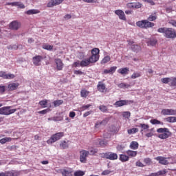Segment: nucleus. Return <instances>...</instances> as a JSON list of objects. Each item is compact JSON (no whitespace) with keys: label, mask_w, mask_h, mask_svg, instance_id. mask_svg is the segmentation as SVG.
Returning <instances> with one entry per match:
<instances>
[{"label":"nucleus","mask_w":176,"mask_h":176,"mask_svg":"<svg viewBox=\"0 0 176 176\" xmlns=\"http://www.w3.org/2000/svg\"><path fill=\"white\" fill-rule=\"evenodd\" d=\"M157 19V12H154L151 14L148 18L147 20L139 21L136 23V25L140 28H152L155 27V23L151 21H155Z\"/></svg>","instance_id":"obj_1"},{"label":"nucleus","mask_w":176,"mask_h":176,"mask_svg":"<svg viewBox=\"0 0 176 176\" xmlns=\"http://www.w3.org/2000/svg\"><path fill=\"white\" fill-rule=\"evenodd\" d=\"M157 32L163 34L164 36L167 39H175L176 38V31L172 28H160L157 30Z\"/></svg>","instance_id":"obj_2"},{"label":"nucleus","mask_w":176,"mask_h":176,"mask_svg":"<svg viewBox=\"0 0 176 176\" xmlns=\"http://www.w3.org/2000/svg\"><path fill=\"white\" fill-rule=\"evenodd\" d=\"M157 133H159L157 135L160 140H167L169 137H171L173 133L170 131L168 128H160L157 129Z\"/></svg>","instance_id":"obj_3"},{"label":"nucleus","mask_w":176,"mask_h":176,"mask_svg":"<svg viewBox=\"0 0 176 176\" xmlns=\"http://www.w3.org/2000/svg\"><path fill=\"white\" fill-rule=\"evenodd\" d=\"M64 135V132H58L51 136V138L47 141V144H54L56 141L61 140Z\"/></svg>","instance_id":"obj_4"},{"label":"nucleus","mask_w":176,"mask_h":176,"mask_svg":"<svg viewBox=\"0 0 176 176\" xmlns=\"http://www.w3.org/2000/svg\"><path fill=\"white\" fill-rule=\"evenodd\" d=\"M10 108H12V106H7L0 108V115L9 116L12 115V113H14V112L17 111V109H10Z\"/></svg>","instance_id":"obj_5"},{"label":"nucleus","mask_w":176,"mask_h":176,"mask_svg":"<svg viewBox=\"0 0 176 176\" xmlns=\"http://www.w3.org/2000/svg\"><path fill=\"white\" fill-rule=\"evenodd\" d=\"M90 155L89 151L86 150L80 151V163H86L87 162V156Z\"/></svg>","instance_id":"obj_6"},{"label":"nucleus","mask_w":176,"mask_h":176,"mask_svg":"<svg viewBox=\"0 0 176 176\" xmlns=\"http://www.w3.org/2000/svg\"><path fill=\"white\" fill-rule=\"evenodd\" d=\"M10 30L17 31L19 28H21V23L18 21H12L8 25Z\"/></svg>","instance_id":"obj_7"},{"label":"nucleus","mask_w":176,"mask_h":176,"mask_svg":"<svg viewBox=\"0 0 176 176\" xmlns=\"http://www.w3.org/2000/svg\"><path fill=\"white\" fill-rule=\"evenodd\" d=\"M127 42L128 45L131 46V49L133 52H135V53H138V52H141V46L134 44V41H131L130 40H128Z\"/></svg>","instance_id":"obj_8"},{"label":"nucleus","mask_w":176,"mask_h":176,"mask_svg":"<svg viewBox=\"0 0 176 176\" xmlns=\"http://www.w3.org/2000/svg\"><path fill=\"white\" fill-rule=\"evenodd\" d=\"M43 60V56L41 55H36L32 58L33 64L36 67H39Z\"/></svg>","instance_id":"obj_9"},{"label":"nucleus","mask_w":176,"mask_h":176,"mask_svg":"<svg viewBox=\"0 0 176 176\" xmlns=\"http://www.w3.org/2000/svg\"><path fill=\"white\" fill-rule=\"evenodd\" d=\"M162 115L167 116V115H173L176 116V110L173 109H164L161 111Z\"/></svg>","instance_id":"obj_10"},{"label":"nucleus","mask_w":176,"mask_h":176,"mask_svg":"<svg viewBox=\"0 0 176 176\" xmlns=\"http://www.w3.org/2000/svg\"><path fill=\"white\" fill-rule=\"evenodd\" d=\"M155 160H157L160 163V164H162L163 166H167L168 164V161L167 158L163 156H158L155 158Z\"/></svg>","instance_id":"obj_11"},{"label":"nucleus","mask_w":176,"mask_h":176,"mask_svg":"<svg viewBox=\"0 0 176 176\" xmlns=\"http://www.w3.org/2000/svg\"><path fill=\"white\" fill-rule=\"evenodd\" d=\"M63 2H64V0H51L48 2L47 6V8H53L54 6H57V5L63 3Z\"/></svg>","instance_id":"obj_12"},{"label":"nucleus","mask_w":176,"mask_h":176,"mask_svg":"<svg viewBox=\"0 0 176 176\" xmlns=\"http://www.w3.org/2000/svg\"><path fill=\"white\" fill-rule=\"evenodd\" d=\"M114 13L118 16L120 20H123L126 21V14H124V12L122 10H115Z\"/></svg>","instance_id":"obj_13"},{"label":"nucleus","mask_w":176,"mask_h":176,"mask_svg":"<svg viewBox=\"0 0 176 176\" xmlns=\"http://www.w3.org/2000/svg\"><path fill=\"white\" fill-rule=\"evenodd\" d=\"M129 100H118L115 102L114 105L116 108H119L120 107H124V105H129Z\"/></svg>","instance_id":"obj_14"},{"label":"nucleus","mask_w":176,"mask_h":176,"mask_svg":"<svg viewBox=\"0 0 176 176\" xmlns=\"http://www.w3.org/2000/svg\"><path fill=\"white\" fill-rule=\"evenodd\" d=\"M97 89L98 91H100V93H105V91H107V87L105 86V84L102 83L101 81L98 82Z\"/></svg>","instance_id":"obj_15"},{"label":"nucleus","mask_w":176,"mask_h":176,"mask_svg":"<svg viewBox=\"0 0 176 176\" xmlns=\"http://www.w3.org/2000/svg\"><path fill=\"white\" fill-rule=\"evenodd\" d=\"M55 63L56 64L58 71H62L63 68H64V63H63V60L60 58H56Z\"/></svg>","instance_id":"obj_16"},{"label":"nucleus","mask_w":176,"mask_h":176,"mask_svg":"<svg viewBox=\"0 0 176 176\" xmlns=\"http://www.w3.org/2000/svg\"><path fill=\"white\" fill-rule=\"evenodd\" d=\"M128 8H132L133 9H140L142 8V4L140 2L137 3H127Z\"/></svg>","instance_id":"obj_17"},{"label":"nucleus","mask_w":176,"mask_h":176,"mask_svg":"<svg viewBox=\"0 0 176 176\" xmlns=\"http://www.w3.org/2000/svg\"><path fill=\"white\" fill-rule=\"evenodd\" d=\"M107 159L109 160H118V154L113 152H107Z\"/></svg>","instance_id":"obj_18"},{"label":"nucleus","mask_w":176,"mask_h":176,"mask_svg":"<svg viewBox=\"0 0 176 176\" xmlns=\"http://www.w3.org/2000/svg\"><path fill=\"white\" fill-rule=\"evenodd\" d=\"M19 86H20V84L19 82H13L8 85V89L10 91H13V90H16L19 87Z\"/></svg>","instance_id":"obj_19"},{"label":"nucleus","mask_w":176,"mask_h":176,"mask_svg":"<svg viewBox=\"0 0 176 176\" xmlns=\"http://www.w3.org/2000/svg\"><path fill=\"white\" fill-rule=\"evenodd\" d=\"M116 69H118V67L113 66L111 67L109 69H104L102 72L103 74H114V72H116Z\"/></svg>","instance_id":"obj_20"},{"label":"nucleus","mask_w":176,"mask_h":176,"mask_svg":"<svg viewBox=\"0 0 176 176\" xmlns=\"http://www.w3.org/2000/svg\"><path fill=\"white\" fill-rule=\"evenodd\" d=\"M88 60L91 64H94L95 63H97L98 60H100V57L98 56L91 54V56L88 58Z\"/></svg>","instance_id":"obj_21"},{"label":"nucleus","mask_w":176,"mask_h":176,"mask_svg":"<svg viewBox=\"0 0 176 176\" xmlns=\"http://www.w3.org/2000/svg\"><path fill=\"white\" fill-rule=\"evenodd\" d=\"M90 64H91V63H90V60H89V58L83 59L80 62V65L82 67H89V65H90Z\"/></svg>","instance_id":"obj_22"},{"label":"nucleus","mask_w":176,"mask_h":176,"mask_svg":"<svg viewBox=\"0 0 176 176\" xmlns=\"http://www.w3.org/2000/svg\"><path fill=\"white\" fill-rule=\"evenodd\" d=\"M126 153L127 156H129V157H135V156H137L138 153L137 151H134L132 150H127L126 151Z\"/></svg>","instance_id":"obj_23"},{"label":"nucleus","mask_w":176,"mask_h":176,"mask_svg":"<svg viewBox=\"0 0 176 176\" xmlns=\"http://www.w3.org/2000/svg\"><path fill=\"white\" fill-rule=\"evenodd\" d=\"M138 146H140V144L135 141H132L129 145V148L134 151L138 149Z\"/></svg>","instance_id":"obj_24"},{"label":"nucleus","mask_w":176,"mask_h":176,"mask_svg":"<svg viewBox=\"0 0 176 176\" xmlns=\"http://www.w3.org/2000/svg\"><path fill=\"white\" fill-rule=\"evenodd\" d=\"M120 162H122V163H124L125 162H129V160H130V157L126 155L120 154Z\"/></svg>","instance_id":"obj_25"},{"label":"nucleus","mask_w":176,"mask_h":176,"mask_svg":"<svg viewBox=\"0 0 176 176\" xmlns=\"http://www.w3.org/2000/svg\"><path fill=\"white\" fill-rule=\"evenodd\" d=\"M129 67L121 68L118 70V74H121V75H127L129 74Z\"/></svg>","instance_id":"obj_26"},{"label":"nucleus","mask_w":176,"mask_h":176,"mask_svg":"<svg viewBox=\"0 0 176 176\" xmlns=\"http://www.w3.org/2000/svg\"><path fill=\"white\" fill-rule=\"evenodd\" d=\"M41 12L38 10H29L25 12L26 14H28L29 16L31 14H38V13H40Z\"/></svg>","instance_id":"obj_27"},{"label":"nucleus","mask_w":176,"mask_h":176,"mask_svg":"<svg viewBox=\"0 0 176 176\" xmlns=\"http://www.w3.org/2000/svg\"><path fill=\"white\" fill-rule=\"evenodd\" d=\"M157 43V40L156 38H151L147 41L148 46H155Z\"/></svg>","instance_id":"obj_28"},{"label":"nucleus","mask_w":176,"mask_h":176,"mask_svg":"<svg viewBox=\"0 0 176 176\" xmlns=\"http://www.w3.org/2000/svg\"><path fill=\"white\" fill-rule=\"evenodd\" d=\"M89 94H90V92L86 89H82L80 91V96L83 98H86V97H87V96H89Z\"/></svg>","instance_id":"obj_29"},{"label":"nucleus","mask_w":176,"mask_h":176,"mask_svg":"<svg viewBox=\"0 0 176 176\" xmlns=\"http://www.w3.org/2000/svg\"><path fill=\"white\" fill-rule=\"evenodd\" d=\"M138 128H132L127 130V133L129 134V135H131V134H135L136 133H138Z\"/></svg>","instance_id":"obj_30"},{"label":"nucleus","mask_w":176,"mask_h":176,"mask_svg":"<svg viewBox=\"0 0 176 176\" xmlns=\"http://www.w3.org/2000/svg\"><path fill=\"white\" fill-rule=\"evenodd\" d=\"M91 54L94 56H98V57H100V49L98 48H93L91 52Z\"/></svg>","instance_id":"obj_31"},{"label":"nucleus","mask_w":176,"mask_h":176,"mask_svg":"<svg viewBox=\"0 0 176 176\" xmlns=\"http://www.w3.org/2000/svg\"><path fill=\"white\" fill-rule=\"evenodd\" d=\"M161 81L162 82V83H164L165 85L169 83L170 86H171V78H163L161 79Z\"/></svg>","instance_id":"obj_32"},{"label":"nucleus","mask_w":176,"mask_h":176,"mask_svg":"<svg viewBox=\"0 0 176 176\" xmlns=\"http://www.w3.org/2000/svg\"><path fill=\"white\" fill-rule=\"evenodd\" d=\"M118 86L120 89H129V87H130V85L124 82L120 83Z\"/></svg>","instance_id":"obj_33"},{"label":"nucleus","mask_w":176,"mask_h":176,"mask_svg":"<svg viewBox=\"0 0 176 176\" xmlns=\"http://www.w3.org/2000/svg\"><path fill=\"white\" fill-rule=\"evenodd\" d=\"M12 138H3L0 140V144H6V142H10Z\"/></svg>","instance_id":"obj_34"},{"label":"nucleus","mask_w":176,"mask_h":176,"mask_svg":"<svg viewBox=\"0 0 176 176\" xmlns=\"http://www.w3.org/2000/svg\"><path fill=\"white\" fill-rule=\"evenodd\" d=\"M166 120L168 123H176V117H168Z\"/></svg>","instance_id":"obj_35"},{"label":"nucleus","mask_w":176,"mask_h":176,"mask_svg":"<svg viewBox=\"0 0 176 176\" xmlns=\"http://www.w3.org/2000/svg\"><path fill=\"white\" fill-rule=\"evenodd\" d=\"M63 103H64V100H56L54 101V107H60V105L63 104Z\"/></svg>","instance_id":"obj_36"},{"label":"nucleus","mask_w":176,"mask_h":176,"mask_svg":"<svg viewBox=\"0 0 176 176\" xmlns=\"http://www.w3.org/2000/svg\"><path fill=\"white\" fill-rule=\"evenodd\" d=\"M122 116L125 119H129V118H130V116H131V113H130V111H124L122 113Z\"/></svg>","instance_id":"obj_37"},{"label":"nucleus","mask_w":176,"mask_h":176,"mask_svg":"<svg viewBox=\"0 0 176 176\" xmlns=\"http://www.w3.org/2000/svg\"><path fill=\"white\" fill-rule=\"evenodd\" d=\"M6 176H19V173L12 170L6 173Z\"/></svg>","instance_id":"obj_38"},{"label":"nucleus","mask_w":176,"mask_h":176,"mask_svg":"<svg viewBox=\"0 0 176 176\" xmlns=\"http://www.w3.org/2000/svg\"><path fill=\"white\" fill-rule=\"evenodd\" d=\"M61 149H67L68 148V143L66 141H63L60 144Z\"/></svg>","instance_id":"obj_39"},{"label":"nucleus","mask_w":176,"mask_h":176,"mask_svg":"<svg viewBox=\"0 0 176 176\" xmlns=\"http://www.w3.org/2000/svg\"><path fill=\"white\" fill-rule=\"evenodd\" d=\"M38 104L42 108H46V106L47 105V100H41Z\"/></svg>","instance_id":"obj_40"},{"label":"nucleus","mask_w":176,"mask_h":176,"mask_svg":"<svg viewBox=\"0 0 176 176\" xmlns=\"http://www.w3.org/2000/svg\"><path fill=\"white\" fill-rule=\"evenodd\" d=\"M109 61H111V57L109 56H104L102 60V64H107Z\"/></svg>","instance_id":"obj_41"},{"label":"nucleus","mask_w":176,"mask_h":176,"mask_svg":"<svg viewBox=\"0 0 176 176\" xmlns=\"http://www.w3.org/2000/svg\"><path fill=\"white\" fill-rule=\"evenodd\" d=\"M141 76V73L140 72H135L131 76V79H137V78H140Z\"/></svg>","instance_id":"obj_42"},{"label":"nucleus","mask_w":176,"mask_h":176,"mask_svg":"<svg viewBox=\"0 0 176 176\" xmlns=\"http://www.w3.org/2000/svg\"><path fill=\"white\" fill-rule=\"evenodd\" d=\"M150 123H151V124H163V122H162L156 119L151 120Z\"/></svg>","instance_id":"obj_43"},{"label":"nucleus","mask_w":176,"mask_h":176,"mask_svg":"<svg viewBox=\"0 0 176 176\" xmlns=\"http://www.w3.org/2000/svg\"><path fill=\"white\" fill-rule=\"evenodd\" d=\"M144 163H145L147 166H151V163H152V159L147 157V158H144L143 160Z\"/></svg>","instance_id":"obj_44"},{"label":"nucleus","mask_w":176,"mask_h":176,"mask_svg":"<svg viewBox=\"0 0 176 176\" xmlns=\"http://www.w3.org/2000/svg\"><path fill=\"white\" fill-rule=\"evenodd\" d=\"M170 87H176V77L171 78Z\"/></svg>","instance_id":"obj_45"},{"label":"nucleus","mask_w":176,"mask_h":176,"mask_svg":"<svg viewBox=\"0 0 176 176\" xmlns=\"http://www.w3.org/2000/svg\"><path fill=\"white\" fill-rule=\"evenodd\" d=\"M99 109L101 111V112L105 113L107 111H108V107L105 105H100L99 106Z\"/></svg>","instance_id":"obj_46"},{"label":"nucleus","mask_w":176,"mask_h":176,"mask_svg":"<svg viewBox=\"0 0 176 176\" xmlns=\"http://www.w3.org/2000/svg\"><path fill=\"white\" fill-rule=\"evenodd\" d=\"M43 48L45 50H53V45L45 44L43 45Z\"/></svg>","instance_id":"obj_47"},{"label":"nucleus","mask_w":176,"mask_h":176,"mask_svg":"<svg viewBox=\"0 0 176 176\" xmlns=\"http://www.w3.org/2000/svg\"><path fill=\"white\" fill-rule=\"evenodd\" d=\"M98 152V149L92 148L89 151V155H91V156H94L96 155V153H97Z\"/></svg>","instance_id":"obj_48"},{"label":"nucleus","mask_w":176,"mask_h":176,"mask_svg":"<svg viewBox=\"0 0 176 176\" xmlns=\"http://www.w3.org/2000/svg\"><path fill=\"white\" fill-rule=\"evenodd\" d=\"M85 173L82 170H77L74 173V176H83Z\"/></svg>","instance_id":"obj_49"},{"label":"nucleus","mask_w":176,"mask_h":176,"mask_svg":"<svg viewBox=\"0 0 176 176\" xmlns=\"http://www.w3.org/2000/svg\"><path fill=\"white\" fill-rule=\"evenodd\" d=\"M62 174H63V176H72V173H71L70 171H68L67 170H64L62 172Z\"/></svg>","instance_id":"obj_50"},{"label":"nucleus","mask_w":176,"mask_h":176,"mask_svg":"<svg viewBox=\"0 0 176 176\" xmlns=\"http://www.w3.org/2000/svg\"><path fill=\"white\" fill-rule=\"evenodd\" d=\"M72 68H76L78 67H80V61L78 60L76 62H74L72 65Z\"/></svg>","instance_id":"obj_51"},{"label":"nucleus","mask_w":176,"mask_h":176,"mask_svg":"<svg viewBox=\"0 0 176 176\" xmlns=\"http://www.w3.org/2000/svg\"><path fill=\"white\" fill-rule=\"evenodd\" d=\"M99 156H100V157H102V159H107L108 152L101 153L99 154Z\"/></svg>","instance_id":"obj_52"},{"label":"nucleus","mask_w":176,"mask_h":176,"mask_svg":"<svg viewBox=\"0 0 176 176\" xmlns=\"http://www.w3.org/2000/svg\"><path fill=\"white\" fill-rule=\"evenodd\" d=\"M107 144L108 143L105 140H100L99 142V144L100 146H102V148H104V146H107Z\"/></svg>","instance_id":"obj_53"},{"label":"nucleus","mask_w":176,"mask_h":176,"mask_svg":"<svg viewBox=\"0 0 176 176\" xmlns=\"http://www.w3.org/2000/svg\"><path fill=\"white\" fill-rule=\"evenodd\" d=\"M108 122H109V118H106L103 120L100 121V123L103 125L105 126L106 124H108Z\"/></svg>","instance_id":"obj_54"},{"label":"nucleus","mask_w":176,"mask_h":176,"mask_svg":"<svg viewBox=\"0 0 176 176\" xmlns=\"http://www.w3.org/2000/svg\"><path fill=\"white\" fill-rule=\"evenodd\" d=\"M7 74H6V72L0 71V78H3V79H6Z\"/></svg>","instance_id":"obj_55"},{"label":"nucleus","mask_w":176,"mask_h":176,"mask_svg":"<svg viewBox=\"0 0 176 176\" xmlns=\"http://www.w3.org/2000/svg\"><path fill=\"white\" fill-rule=\"evenodd\" d=\"M74 75H85V72L81 70H74Z\"/></svg>","instance_id":"obj_56"},{"label":"nucleus","mask_w":176,"mask_h":176,"mask_svg":"<svg viewBox=\"0 0 176 176\" xmlns=\"http://www.w3.org/2000/svg\"><path fill=\"white\" fill-rule=\"evenodd\" d=\"M16 76L13 74H8L6 75V79H14Z\"/></svg>","instance_id":"obj_57"},{"label":"nucleus","mask_w":176,"mask_h":176,"mask_svg":"<svg viewBox=\"0 0 176 176\" xmlns=\"http://www.w3.org/2000/svg\"><path fill=\"white\" fill-rule=\"evenodd\" d=\"M140 126L143 130H148L149 129V126L146 124H140Z\"/></svg>","instance_id":"obj_58"},{"label":"nucleus","mask_w":176,"mask_h":176,"mask_svg":"<svg viewBox=\"0 0 176 176\" xmlns=\"http://www.w3.org/2000/svg\"><path fill=\"white\" fill-rule=\"evenodd\" d=\"M91 107V104L84 105L80 108V109L81 111H86V109H89V108H90Z\"/></svg>","instance_id":"obj_59"},{"label":"nucleus","mask_w":176,"mask_h":176,"mask_svg":"<svg viewBox=\"0 0 176 176\" xmlns=\"http://www.w3.org/2000/svg\"><path fill=\"white\" fill-rule=\"evenodd\" d=\"M135 166H137V167H145V165L142 164V162H141L140 161L136 162Z\"/></svg>","instance_id":"obj_60"},{"label":"nucleus","mask_w":176,"mask_h":176,"mask_svg":"<svg viewBox=\"0 0 176 176\" xmlns=\"http://www.w3.org/2000/svg\"><path fill=\"white\" fill-rule=\"evenodd\" d=\"M144 2H146L147 3H150L152 6H154L156 3H155V1L153 0H143Z\"/></svg>","instance_id":"obj_61"},{"label":"nucleus","mask_w":176,"mask_h":176,"mask_svg":"<svg viewBox=\"0 0 176 176\" xmlns=\"http://www.w3.org/2000/svg\"><path fill=\"white\" fill-rule=\"evenodd\" d=\"M111 173H112V171H111L109 170H105L102 173V175H109V174H111Z\"/></svg>","instance_id":"obj_62"},{"label":"nucleus","mask_w":176,"mask_h":176,"mask_svg":"<svg viewBox=\"0 0 176 176\" xmlns=\"http://www.w3.org/2000/svg\"><path fill=\"white\" fill-rule=\"evenodd\" d=\"M20 1H15L12 3H9L8 5H10L11 6H19V3Z\"/></svg>","instance_id":"obj_63"},{"label":"nucleus","mask_w":176,"mask_h":176,"mask_svg":"<svg viewBox=\"0 0 176 176\" xmlns=\"http://www.w3.org/2000/svg\"><path fill=\"white\" fill-rule=\"evenodd\" d=\"M4 91H6L5 86H0V94H3Z\"/></svg>","instance_id":"obj_64"}]
</instances>
